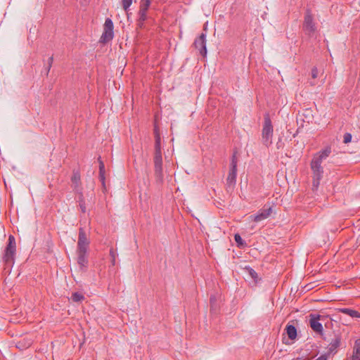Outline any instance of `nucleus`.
Listing matches in <instances>:
<instances>
[{"label": "nucleus", "instance_id": "1", "mask_svg": "<svg viewBox=\"0 0 360 360\" xmlns=\"http://www.w3.org/2000/svg\"><path fill=\"white\" fill-rule=\"evenodd\" d=\"M331 147L328 146L324 149L316 153L310 163L311 169L313 173V187L317 188L319 186L320 181L322 179L323 169L321 163L331 153Z\"/></svg>", "mask_w": 360, "mask_h": 360}, {"label": "nucleus", "instance_id": "2", "mask_svg": "<svg viewBox=\"0 0 360 360\" xmlns=\"http://www.w3.org/2000/svg\"><path fill=\"white\" fill-rule=\"evenodd\" d=\"M16 251L15 240L13 236L10 235L8 244L4 251V262L7 267L12 266L14 263V257Z\"/></svg>", "mask_w": 360, "mask_h": 360}, {"label": "nucleus", "instance_id": "3", "mask_svg": "<svg viewBox=\"0 0 360 360\" xmlns=\"http://www.w3.org/2000/svg\"><path fill=\"white\" fill-rule=\"evenodd\" d=\"M273 131V126L271 119L269 118V115H266L264 117V121L262 131V142L266 147H269L272 143Z\"/></svg>", "mask_w": 360, "mask_h": 360}, {"label": "nucleus", "instance_id": "4", "mask_svg": "<svg viewBox=\"0 0 360 360\" xmlns=\"http://www.w3.org/2000/svg\"><path fill=\"white\" fill-rule=\"evenodd\" d=\"M113 22L110 18H107L103 26V32L101 37V42L107 43L111 41L114 37Z\"/></svg>", "mask_w": 360, "mask_h": 360}, {"label": "nucleus", "instance_id": "5", "mask_svg": "<svg viewBox=\"0 0 360 360\" xmlns=\"http://www.w3.org/2000/svg\"><path fill=\"white\" fill-rule=\"evenodd\" d=\"M153 162L156 181L159 183H161L163 180L162 155H154Z\"/></svg>", "mask_w": 360, "mask_h": 360}, {"label": "nucleus", "instance_id": "6", "mask_svg": "<svg viewBox=\"0 0 360 360\" xmlns=\"http://www.w3.org/2000/svg\"><path fill=\"white\" fill-rule=\"evenodd\" d=\"M193 46L198 50L199 53L202 56L205 57L207 56L206 34L201 33V34L195 39Z\"/></svg>", "mask_w": 360, "mask_h": 360}, {"label": "nucleus", "instance_id": "7", "mask_svg": "<svg viewBox=\"0 0 360 360\" xmlns=\"http://www.w3.org/2000/svg\"><path fill=\"white\" fill-rule=\"evenodd\" d=\"M303 27L305 32L309 34H313L316 31V26L313 21V16L309 9L307 10L305 13Z\"/></svg>", "mask_w": 360, "mask_h": 360}, {"label": "nucleus", "instance_id": "8", "mask_svg": "<svg viewBox=\"0 0 360 360\" xmlns=\"http://www.w3.org/2000/svg\"><path fill=\"white\" fill-rule=\"evenodd\" d=\"M320 316V315L310 314L309 324L314 332L322 334L323 328L322 324L319 321Z\"/></svg>", "mask_w": 360, "mask_h": 360}, {"label": "nucleus", "instance_id": "9", "mask_svg": "<svg viewBox=\"0 0 360 360\" xmlns=\"http://www.w3.org/2000/svg\"><path fill=\"white\" fill-rule=\"evenodd\" d=\"M272 213V208L271 207L269 206L267 208L266 207V205L264 207L263 209H261L259 210L258 213L254 216H251V218H253V221L255 222H259L262 220H264L267 219L271 214Z\"/></svg>", "mask_w": 360, "mask_h": 360}, {"label": "nucleus", "instance_id": "10", "mask_svg": "<svg viewBox=\"0 0 360 360\" xmlns=\"http://www.w3.org/2000/svg\"><path fill=\"white\" fill-rule=\"evenodd\" d=\"M89 241L86 238L84 229L80 228L77 242V250H87Z\"/></svg>", "mask_w": 360, "mask_h": 360}, {"label": "nucleus", "instance_id": "11", "mask_svg": "<svg viewBox=\"0 0 360 360\" xmlns=\"http://www.w3.org/2000/svg\"><path fill=\"white\" fill-rule=\"evenodd\" d=\"M77 264L82 270H85L88 265L87 250H77Z\"/></svg>", "mask_w": 360, "mask_h": 360}, {"label": "nucleus", "instance_id": "12", "mask_svg": "<svg viewBox=\"0 0 360 360\" xmlns=\"http://www.w3.org/2000/svg\"><path fill=\"white\" fill-rule=\"evenodd\" d=\"M237 167H231L226 179V184L229 188H233L236 182Z\"/></svg>", "mask_w": 360, "mask_h": 360}, {"label": "nucleus", "instance_id": "13", "mask_svg": "<svg viewBox=\"0 0 360 360\" xmlns=\"http://www.w3.org/2000/svg\"><path fill=\"white\" fill-rule=\"evenodd\" d=\"M71 181L73 184L74 189L76 192L82 193V187H81V181H80V174L77 171H74Z\"/></svg>", "mask_w": 360, "mask_h": 360}, {"label": "nucleus", "instance_id": "14", "mask_svg": "<svg viewBox=\"0 0 360 360\" xmlns=\"http://www.w3.org/2000/svg\"><path fill=\"white\" fill-rule=\"evenodd\" d=\"M155 154H154V155H162L161 139H160V136L158 134L156 128L155 129Z\"/></svg>", "mask_w": 360, "mask_h": 360}, {"label": "nucleus", "instance_id": "15", "mask_svg": "<svg viewBox=\"0 0 360 360\" xmlns=\"http://www.w3.org/2000/svg\"><path fill=\"white\" fill-rule=\"evenodd\" d=\"M340 338L339 337H335V338H333L331 340V342L328 345V352L330 353L335 352L336 349L340 347Z\"/></svg>", "mask_w": 360, "mask_h": 360}, {"label": "nucleus", "instance_id": "16", "mask_svg": "<svg viewBox=\"0 0 360 360\" xmlns=\"http://www.w3.org/2000/svg\"><path fill=\"white\" fill-rule=\"evenodd\" d=\"M98 161H99V178L102 183L103 189H105V166H104L103 162L101 160V158H98Z\"/></svg>", "mask_w": 360, "mask_h": 360}, {"label": "nucleus", "instance_id": "17", "mask_svg": "<svg viewBox=\"0 0 360 360\" xmlns=\"http://www.w3.org/2000/svg\"><path fill=\"white\" fill-rule=\"evenodd\" d=\"M340 312L349 315L352 318H360V313L356 310L349 308H341L338 309Z\"/></svg>", "mask_w": 360, "mask_h": 360}, {"label": "nucleus", "instance_id": "18", "mask_svg": "<svg viewBox=\"0 0 360 360\" xmlns=\"http://www.w3.org/2000/svg\"><path fill=\"white\" fill-rule=\"evenodd\" d=\"M352 360H360V339L355 341L353 348Z\"/></svg>", "mask_w": 360, "mask_h": 360}, {"label": "nucleus", "instance_id": "19", "mask_svg": "<svg viewBox=\"0 0 360 360\" xmlns=\"http://www.w3.org/2000/svg\"><path fill=\"white\" fill-rule=\"evenodd\" d=\"M288 338L290 340H295L297 337V329L292 325H288L285 328Z\"/></svg>", "mask_w": 360, "mask_h": 360}, {"label": "nucleus", "instance_id": "20", "mask_svg": "<svg viewBox=\"0 0 360 360\" xmlns=\"http://www.w3.org/2000/svg\"><path fill=\"white\" fill-rule=\"evenodd\" d=\"M71 299L75 302H79L84 300V296L78 292H75L72 294Z\"/></svg>", "mask_w": 360, "mask_h": 360}, {"label": "nucleus", "instance_id": "21", "mask_svg": "<svg viewBox=\"0 0 360 360\" xmlns=\"http://www.w3.org/2000/svg\"><path fill=\"white\" fill-rule=\"evenodd\" d=\"M147 12L148 11L139 9L138 21L145 22L147 19Z\"/></svg>", "mask_w": 360, "mask_h": 360}, {"label": "nucleus", "instance_id": "22", "mask_svg": "<svg viewBox=\"0 0 360 360\" xmlns=\"http://www.w3.org/2000/svg\"><path fill=\"white\" fill-rule=\"evenodd\" d=\"M150 3V0H141L139 9L148 11Z\"/></svg>", "mask_w": 360, "mask_h": 360}, {"label": "nucleus", "instance_id": "23", "mask_svg": "<svg viewBox=\"0 0 360 360\" xmlns=\"http://www.w3.org/2000/svg\"><path fill=\"white\" fill-rule=\"evenodd\" d=\"M246 271H248L250 276L256 281L258 278L257 273L250 267L246 268Z\"/></svg>", "mask_w": 360, "mask_h": 360}, {"label": "nucleus", "instance_id": "24", "mask_svg": "<svg viewBox=\"0 0 360 360\" xmlns=\"http://www.w3.org/2000/svg\"><path fill=\"white\" fill-rule=\"evenodd\" d=\"M234 239L238 247H242L245 245V243L243 241L241 236L238 233L235 234Z\"/></svg>", "mask_w": 360, "mask_h": 360}, {"label": "nucleus", "instance_id": "25", "mask_svg": "<svg viewBox=\"0 0 360 360\" xmlns=\"http://www.w3.org/2000/svg\"><path fill=\"white\" fill-rule=\"evenodd\" d=\"M132 4V0H122L123 9L127 12Z\"/></svg>", "mask_w": 360, "mask_h": 360}, {"label": "nucleus", "instance_id": "26", "mask_svg": "<svg viewBox=\"0 0 360 360\" xmlns=\"http://www.w3.org/2000/svg\"><path fill=\"white\" fill-rule=\"evenodd\" d=\"M79 207L81 209V211L83 213H85L86 212L85 202H84V200L83 196H82V194H81V197L79 198Z\"/></svg>", "mask_w": 360, "mask_h": 360}, {"label": "nucleus", "instance_id": "27", "mask_svg": "<svg viewBox=\"0 0 360 360\" xmlns=\"http://www.w3.org/2000/svg\"><path fill=\"white\" fill-rule=\"evenodd\" d=\"M237 164H238V160L236 158V153H234L231 157L230 167H237Z\"/></svg>", "mask_w": 360, "mask_h": 360}, {"label": "nucleus", "instance_id": "28", "mask_svg": "<svg viewBox=\"0 0 360 360\" xmlns=\"http://www.w3.org/2000/svg\"><path fill=\"white\" fill-rule=\"evenodd\" d=\"M351 140H352V134L349 133H345L344 134V137H343V142L345 143H348L351 141Z\"/></svg>", "mask_w": 360, "mask_h": 360}, {"label": "nucleus", "instance_id": "29", "mask_svg": "<svg viewBox=\"0 0 360 360\" xmlns=\"http://www.w3.org/2000/svg\"><path fill=\"white\" fill-rule=\"evenodd\" d=\"M53 56H51L49 60H48V66H47V72H46V75L49 74V72L51 70V68L52 66V64H53Z\"/></svg>", "mask_w": 360, "mask_h": 360}, {"label": "nucleus", "instance_id": "30", "mask_svg": "<svg viewBox=\"0 0 360 360\" xmlns=\"http://www.w3.org/2000/svg\"><path fill=\"white\" fill-rule=\"evenodd\" d=\"M318 69L316 67H314L311 70V77L313 79H316L318 77Z\"/></svg>", "mask_w": 360, "mask_h": 360}, {"label": "nucleus", "instance_id": "31", "mask_svg": "<svg viewBox=\"0 0 360 360\" xmlns=\"http://www.w3.org/2000/svg\"><path fill=\"white\" fill-rule=\"evenodd\" d=\"M110 256H111V257H112V264H115V252H114V250H113L112 249H110Z\"/></svg>", "mask_w": 360, "mask_h": 360}, {"label": "nucleus", "instance_id": "32", "mask_svg": "<svg viewBox=\"0 0 360 360\" xmlns=\"http://www.w3.org/2000/svg\"><path fill=\"white\" fill-rule=\"evenodd\" d=\"M328 357L326 354L321 355L319 358H317L316 360H327Z\"/></svg>", "mask_w": 360, "mask_h": 360}, {"label": "nucleus", "instance_id": "33", "mask_svg": "<svg viewBox=\"0 0 360 360\" xmlns=\"http://www.w3.org/2000/svg\"><path fill=\"white\" fill-rule=\"evenodd\" d=\"M216 302V299L214 296L210 297V304L212 307Z\"/></svg>", "mask_w": 360, "mask_h": 360}, {"label": "nucleus", "instance_id": "34", "mask_svg": "<svg viewBox=\"0 0 360 360\" xmlns=\"http://www.w3.org/2000/svg\"><path fill=\"white\" fill-rule=\"evenodd\" d=\"M143 24H144V22H140V21H138V26H139L140 28H142V27H143Z\"/></svg>", "mask_w": 360, "mask_h": 360}, {"label": "nucleus", "instance_id": "35", "mask_svg": "<svg viewBox=\"0 0 360 360\" xmlns=\"http://www.w3.org/2000/svg\"><path fill=\"white\" fill-rule=\"evenodd\" d=\"M30 345H31V342H28V344H27V347H29Z\"/></svg>", "mask_w": 360, "mask_h": 360}, {"label": "nucleus", "instance_id": "36", "mask_svg": "<svg viewBox=\"0 0 360 360\" xmlns=\"http://www.w3.org/2000/svg\"><path fill=\"white\" fill-rule=\"evenodd\" d=\"M295 360H301V359H299V358H297V359H296Z\"/></svg>", "mask_w": 360, "mask_h": 360}]
</instances>
